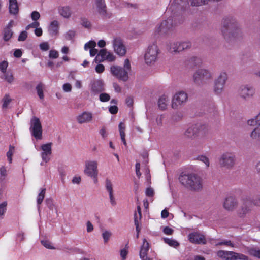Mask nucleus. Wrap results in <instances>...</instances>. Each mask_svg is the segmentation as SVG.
I'll return each mask as SVG.
<instances>
[{
    "label": "nucleus",
    "mask_w": 260,
    "mask_h": 260,
    "mask_svg": "<svg viewBox=\"0 0 260 260\" xmlns=\"http://www.w3.org/2000/svg\"><path fill=\"white\" fill-rule=\"evenodd\" d=\"M40 26V23L38 21H34L32 23L26 26L25 29L26 30H29L30 28H36Z\"/></svg>",
    "instance_id": "680f3d73"
},
{
    "label": "nucleus",
    "mask_w": 260,
    "mask_h": 260,
    "mask_svg": "<svg viewBox=\"0 0 260 260\" xmlns=\"http://www.w3.org/2000/svg\"><path fill=\"white\" fill-rule=\"evenodd\" d=\"M8 64V62L5 61L0 63V70L4 74L6 73Z\"/></svg>",
    "instance_id": "338daca9"
},
{
    "label": "nucleus",
    "mask_w": 260,
    "mask_h": 260,
    "mask_svg": "<svg viewBox=\"0 0 260 260\" xmlns=\"http://www.w3.org/2000/svg\"><path fill=\"white\" fill-rule=\"evenodd\" d=\"M60 23L57 20L51 21L47 27V30L50 36L56 37L59 33Z\"/></svg>",
    "instance_id": "5701e85b"
},
{
    "label": "nucleus",
    "mask_w": 260,
    "mask_h": 260,
    "mask_svg": "<svg viewBox=\"0 0 260 260\" xmlns=\"http://www.w3.org/2000/svg\"><path fill=\"white\" fill-rule=\"evenodd\" d=\"M178 180L184 187L192 191L200 192L203 188V178L193 173H182L179 176Z\"/></svg>",
    "instance_id": "f257e3e1"
},
{
    "label": "nucleus",
    "mask_w": 260,
    "mask_h": 260,
    "mask_svg": "<svg viewBox=\"0 0 260 260\" xmlns=\"http://www.w3.org/2000/svg\"><path fill=\"white\" fill-rule=\"evenodd\" d=\"M105 188L109 193L110 202L112 206H115L116 204V202L114 196L113 184L109 180L107 179L106 180Z\"/></svg>",
    "instance_id": "393cba45"
},
{
    "label": "nucleus",
    "mask_w": 260,
    "mask_h": 260,
    "mask_svg": "<svg viewBox=\"0 0 260 260\" xmlns=\"http://www.w3.org/2000/svg\"><path fill=\"white\" fill-rule=\"evenodd\" d=\"M7 206V203L6 201L0 203V216H2L5 214L6 211Z\"/></svg>",
    "instance_id": "864d4df0"
},
{
    "label": "nucleus",
    "mask_w": 260,
    "mask_h": 260,
    "mask_svg": "<svg viewBox=\"0 0 260 260\" xmlns=\"http://www.w3.org/2000/svg\"><path fill=\"white\" fill-rule=\"evenodd\" d=\"M214 74L212 70L207 68H199L192 75L193 83L199 87L208 85L212 81Z\"/></svg>",
    "instance_id": "f03ea898"
},
{
    "label": "nucleus",
    "mask_w": 260,
    "mask_h": 260,
    "mask_svg": "<svg viewBox=\"0 0 260 260\" xmlns=\"http://www.w3.org/2000/svg\"><path fill=\"white\" fill-rule=\"evenodd\" d=\"M149 249V243L146 239H143V244L140 247L139 256L141 260H152L147 256V252Z\"/></svg>",
    "instance_id": "b1692460"
},
{
    "label": "nucleus",
    "mask_w": 260,
    "mask_h": 260,
    "mask_svg": "<svg viewBox=\"0 0 260 260\" xmlns=\"http://www.w3.org/2000/svg\"><path fill=\"white\" fill-rule=\"evenodd\" d=\"M96 42L94 41H90L86 43L84 45L85 50H87L91 48H95L96 46Z\"/></svg>",
    "instance_id": "3c124183"
},
{
    "label": "nucleus",
    "mask_w": 260,
    "mask_h": 260,
    "mask_svg": "<svg viewBox=\"0 0 260 260\" xmlns=\"http://www.w3.org/2000/svg\"><path fill=\"white\" fill-rule=\"evenodd\" d=\"M236 162V157L234 153L225 152L221 154L218 158V163L220 167L231 169Z\"/></svg>",
    "instance_id": "9d476101"
},
{
    "label": "nucleus",
    "mask_w": 260,
    "mask_h": 260,
    "mask_svg": "<svg viewBox=\"0 0 260 260\" xmlns=\"http://www.w3.org/2000/svg\"><path fill=\"white\" fill-rule=\"evenodd\" d=\"M9 9L11 14L16 15L18 13L19 8L16 0H9Z\"/></svg>",
    "instance_id": "cd10ccee"
},
{
    "label": "nucleus",
    "mask_w": 260,
    "mask_h": 260,
    "mask_svg": "<svg viewBox=\"0 0 260 260\" xmlns=\"http://www.w3.org/2000/svg\"><path fill=\"white\" fill-rule=\"evenodd\" d=\"M112 44L114 52L119 56H123L126 53V47L121 37L114 36L112 40Z\"/></svg>",
    "instance_id": "f8f14e48"
},
{
    "label": "nucleus",
    "mask_w": 260,
    "mask_h": 260,
    "mask_svg": "<svg viewBox=\"0 0 260 260\" xmlns=\"http://www.w3.org/2000/svg\"><path fill=\"white\" fill-rule=\"evenodd\" d=\"M62 88L64 92H69L72 90V85L70 83H67L63 85Z\"/></svg>",
    "instance_id": "774afa93"
},
{
    "label": "nucleus",
    "mask_w": 260,
    "mask_h": 260,
    "mask_svg": "<svg viewBox=\"0 0 260 260\" xmlns=\"http://www.w3.org/2000/svg\"><path fill=\"white\" fill-rule=\"evenodd\" d=\"M3 103L2 107L3 109H6L8 107V106L10 104V102L11 101V100L8 95H5L3 100Z\"/></svg>",
    "instance_id": "8fccbe9b"
},
{
    "label": "nucleus",
    "mask_w": 260,
    "mask_h": 260,
    "mask_svg": "<svg viewBox=\"0 0 260 260\" xmlns=\"http://www.w3.org/2000/svg\"><path fill=\"white\" fill-rule=\"evenodd\" d=\"M247 124L250 126H260V112L255 117L247 121Z\"/></svg>",
    "instance_id": "f704fd0d"
},
{
    "label": "nucleus",
    "mask_w": 260,
    "mask_h": 260,
    "mask_svg": "<svg viewBox=\"0 0 260 260\" xmlns=\"http://www.w3.org/2000/svg\"><path fill=\"white\" fill-rule=\"evenodd\" d=\"M59 56V53L57 51L55 50H51L49 53V57L52 59L57 58Z\"/></svg>",
    "instance_id": "6e6d98bb"
},
{
    "label": "nucleus",
    "mask_w": 260,
    "mask_h": 260,
    "mask_svg": "<svg viewBox=\"0 0 260 260\" xmlns=\"http://www.w3.org/2000/svg\"><path fill=\"white\" fill-rule=\"evenodd\" d=\"M225 245L227 246H230L233 248H238L239 247L238 244L234 243L231 240H222L221 242H219L216 244V246L218 245Z\"/></svg>",
    "instance_id": "e433bc0d"
},
{
    "label": "nucleus",
    "mask_w": 260,
    "mask_h": 260,
    "mask_svg": "<svg viewBox=\"0 0 260 260\" xmlns=\"http://www.w3.org/2000/svg\"><path fill=\"white\" fill-rule=\"evenodd\" d=\"M233 260H249L248 256L243 254L238 253L235 252H234V256L233 257Z\"/></svg>",
    "instance_id": "79ce46f5"
},
{
    "label": "nucleus",
    "mask_w": 260,
    "mask_h": 260,
    "mask_svg": "<svg viewBox=\"0 0 260 260\" xmlns=\"http://www.w3.org/2000/svg\"><path fill=\"white\" fill-rule=\"evenodd\" d=\"M116 59V56L111 52L108 51L106 49H102L99 52L94 59L96 63H100L104 60L113 62Z\"/></svg>",
    "instance_id": "2eb2a0df"
},
{
    "label": "nucleus",
    "mask_w": 260,
    "mask_h": 260,
    "mask_svg": "<svg viewBox=\"0 0 260 260\" xmlns=\"http://www.w3.org/2000/svg\"><path fill=\"white\" fill-rule=\"evenodd\" d=\"M163 239L166 244L171 247L176 248L179 245V243L175 240L168 238H164Z\"/></svg>",
    "instance_id": "4c0bfd02"
},
{
    "label": "nucleus",
    "mask_w": 260,
    "mask_h": 260,
    "mask_svg": "<svg viewBox=\"0 0 260 260\" xmlns=\"http://www.w3.org/2000/svg\"><path fill=\"white\" fill-rule=\"evenodd\" d=\"M189 6V0H173L167 8L168 11L175 12L185 9Z\"/></svg>",
    "instance_id": "dca6fc26"
},
{
    "label": "nucleus",
    "mask_w": 260,
    "mask_h": 260,
    "mask_svg": "<svg viewBox=\"0 0 260 260\" xmlns=\"http://www.w3.org/2000/svg\"><path fill=\"white\" fill-rule=\"evenodd\" d=\"M209 0H191V5L192 6H200L208 3Z\"/></svg>",
    "instance_id": "37998d69"
},
{
    "label": "nucleus",
    "mask_w": 260,
    "mask_h": 260,
    "mask_svg": "<svg viewBox=\"0 0 260 260\" xmlns=\"http://www.w3.org/2000/svg\"><path fill=\"white\" fill-rule=\"evenodd\" d=\"M58 10L59 14L65 18H68L71 16V9L68 6L60 7Z\"/></svg>",
    "instance_id": "c756f323"
},
{
    "label": "nucleus",
    "mask_w": 260,
    "mask_h": 260,
    "mask_svg": "<svg viewBox=\"0 0 260 260\" xmlns=\"http://www.w3.org/2000/svg\"><path fill=\"white\" fill-rule=\"evenodd\" d=\"M154 193V190L151 187H147L145 190V194L148 197H153Z\"/></svg>",
    "instance_id": "bf43d9fd"
},
{
    "label": "nucleus",
    "mask_w": 260,
    "mask_h": 260,
    "mask_svg": "<svg viewBox=\"0 0 260 260\" xmlns=\"http://www.w3.org/2000/svg\"><path fill=\"white\" fill-rule=\"evenodd\" d=\"M46 189L45 188H42L41 189L39 194H38L37 199V204L38 205L41 204L45 197Z\"/></svg>",
    "instance_id": "a19ab883"
},
{
    "label": "nucleus",
    "mask_w": 260,
    "mask_h": 260,
    "mask_svg": "<svg viewBox=\"0 0 260 260\" xmlns=\"http://www.w3.org/2000/svg\"><path fill=\"white\" fill-rule=\"evenodd\" d=\"M75 31L73 30H70L64 34V37L66 40H71L75 36Z\"/></svg>",
    "instance_id": "de8ad7c7"
},
{
    "label": "nucleus",
    "mask_w": 260,
    "mask_h": 260,
    "mask_svg": "<svg viewBox=\"0 0 260 260\" xmlns=\"http://www.w3.org/2000/svg\"><path fill=\"white\" fill-rule=\"evenodd\" d=\"M110 71L111 74L118 80L123 82L128 81L132 72L129 60L128 58L125 59L122 67L117 65L111 66Z\"/></svg>",
    "instance_id": "20e7f679"
},
{
    "label": "nucleus",
    "mask_w": 260,
    "mask_h": 260,
    "mask_svg": "<svg viewBox=\"0 0 260 260\" xmlns=\"http://www.w3.org/2000/svg\"><path fill=\"white\" fill-rule=\"evenodd\" d=\"M134 222H135V225L136 226V229L137 233H140L141 229L139 225V220H138V218L137 213H136L134 215Z\"/></svg>",
    "instance_id": "0e129e2a"
},
{
    "label": "nucleus",
    "mask_w": 260,
    "mask_h": 260,
    "mask_svg": "<svg viewBox=\"0 0 260 260\" xmlns=\"http://www.w3.org/2000/svg\"><path fill=\"white\" fill-rule=\"evenodd\" d=\"M221 32L225 38H229L240 32V25L233 17H226L223 18L221 24Z\"/></svg>",
    "instance_id": "7ed1b4c3"
},
{
    "label": "nucleus",
    "mask_w": 260,
    "mask_h": 260,
    "mask_svg": "<svg viewBox=\"0 0 260 260\" xmlns=\"http://www.w3.org/2000/svg\"><path fill=\"white\" fill-rule=\"evenodd\" d=\"M188 99L187 93L184 91H180L176 92L172 100L171 107L174 109H178L180 106L186 102Z\"/></svg>",
    "instance_id": "ddd939ff"
},
{
    "label": "nucleus",
    "mask_w": 260,
    "mask_h": 260,
    "mask_svg": "<svg viewBox=\"0 0 260 260\" xmlns=\"http://www.w3.org/2000/svg\"><path fill=\"white\" fill-rule=\"evenodd\" d=\"M112 235V233L108 230H104L102 231V237L105 244L107 243Z\"/></svg>",
    "instance_id": "c9c22d12"
},
{
    "label": "nucleus",
    "mask_w": 260,
    "mask_h": 260,
    "mask_svg": "<svg viewBox=\"0 0 260 260\" xmlns=\"http://www.w3.org/2000/svg\"><path fill=\"white\" fill-rule=\"evenodd\" d=\"M188 238L190 242L195 244H205L206 240L202 234L194 232L188 234Z\"/></svg>",
    "instance_id": "aec40b11"
},
{
    "label": "nucleus",
    "mask_w": 260,
    "mask_h": 260,
    "mask_svg": "<svg viewBox=\"0 0 260 260\" xmlns=\"http://www.w3.org/2000/svg\"><path fill=\"white\" fill-rule=\"evenodd\" d=\"M159 54V48L156 43L148 46L144 54V61L148 66H153L157 62Z\"/></svg>",
    "instance_id": "39448f33"
},
{
    "label": "nucleus",
    "mask_w": 260,
    "mask_h": 260,
    "mask_svg": "<svg viewBox=\"0 0 260 260\" xmlns=\"http://www.w3.org/2000/svg\"><path fill=\"white\" fill-rule=\"evenodd\" d=\"M84 174L91 178L94 183L97 182L98 178V162L95 160H88L85 162Z\"/></svg>",
    "instance_id": "6e6552de"
},
{
    "label": "nucleus",
    "mask_w": 260,
    "mask_h": 260,
    "mask_svg": "<svg viewBox=\"0 0 260 260\" xmlns=\"http://www.w3.org/2000/svg\"><path fill=\"white\" fill-rule=\"evenodd\" d=\"M255 93V89L253 86L245 85L241 86L239 90V96L244 100L252 98Z\"/></svg>",
    "instance_id": "f3484780"
},
{
    "label": "nucleus",
    "mask_w": 260,
    "mask_h": 260,
    "mask_svg": "<svg viewBox=\"0 0 260 260\" xmlns=\"http://www.w3.org/2000/svg\"><path fill=\"white\" fill-rule=\"evenodd\" d=\"M100 100L102 102H105L109 101L110 99V95L106 93L100 94L99 96Z\"/></svg>",
    "instance_id": "5fc2aeb1"
},
{
    "label": "nucleus",
    "mask_w": 260,
    "mask_h": 260,
    "mask_svg": "<svg viewBox=\"0 0 260 260\" xmlns=\"http://www.w3.org/2000/svg\"><path fill=\"white\" fill-rule=\"evenodd\" d=\"M246 252L249 255L260 258V249L256 247H248L246 248Z\"/></svg>",
    "instance_id": "7c9ffc66"
},
{
    "label": "nucleus",
    "mask_w": 260,
    "mask_h": 260,
    "mask_svg": "<svg viewBox=\"0 0 260 260\" xmlns=\"http://www.w3.org/2000/svg\"><path fill=\"white\" fill-rule=\"evenodd\" d=\"M93 119V113L88 111H83L76 117V120L79 124L89 123L92 121Z\"/></svg>",
    "instance_id": "a211bd4d"
},
{
    "label": "nucleus",
    "mask_w": 260,
    "mask_h": 260,
    "mask_svg": "<svg viewBox=\"0 0 260 260\" xmlns=\"http://www.w3.org/2000/svg\"><path fill=\"white\" fill-rule=\"evenodd\" d=\"M172 18H169L162 21L156 27V31L158 34H166L174 26Z\"/></svg>",
    "instance_id": "6ab92c4d"
},
{
    "label": "nucleus",
    "mask_w": 260,
    "mask_h": 260,
    "mask_svg": "<svg viewBox=\"0 0 260 260\" xmlns=\"http://www.w3.org/2000/svg\"><path fill=\"white\" fill-rule=\"evenodd\" d=\"M94 9L99 14L103 17H105L108 15L105 0H95Z\"/></svg>",
    "instance_id": "412c9836"
},
{
    "label": "nucleus",
    "mask_w": 260,
    "mask_h": 260,
    "mask_svg": "<svg viewBox=\"0 0 260 260\" xmlns=\"http://www.w3.org/2000/svg\"><path fill=\"white\" fill-rule=\"evenodd\" d=\"M250 138L260 142V126H256L250 133Z\"/></svg>",
    "instance_id": "473e14b6"
},
{
    "label": "nucleus",
    "mask_w": 260,
    "mask_h": 260,
    "mask_svg": "<svg viewBox=\"0 0 260 260\" xmlns=\"http://www.w3.org/2000/svg\"><path fill=\"white\" fill-rule=\"evenodd\" d=\"M40 48L41 50L43 51H47L49 49L50 46L48 42H44L43 43H41L39 45Z\"/></svg>",
    "instance_id": "4d7b16f0"
},
{
    "label": "nucleus",
    "mask_w": 260,
    "mask_h": 260,
    "mask_svg": "<svg viewBox=\"0 0 260 260\" xmlns=\"http://www.w3.org/2000/svg\"><path fill=\"white\" fill-rule=\"evenodd\" d=\"M165 119L164 115H158L156 119V124L158 126H161L163 124V121Z\"/></svg>",
    "instance_id": "13d9d810"
},
{
    "label": "nucleus",
    "mask_w": 260,
    "mask_h": 260,
    "mask_svg": "<svg viewBox=\"0 0 260 260\" xmlns=\"http://www.w3.org/2000/svg\"><path fill=\"white\" fill-rule=\"evenodd\" d=\"M41 244L46 248L49 249H55V248L52 245L51 242L48 240H42L41 241Z\"/></svg>",
    "instance_id": "c03bdc74"
},
{
    "label": "nucleus",
    "mask_w": 260,
    "mask_h": 260,
    "mask_svg": "<svg viewBox=\"0 0 260 260\" xmlns=\"http://www.w3.org/2000/svg\"><path fill=\"white\" fill-rule=\"evenodd\" d=\"M170 103L169 97L166 95L161 96L158 101V106L161 110H165L167 109Z\"/></svg>",
    "instance_id": "a878e982"
},
{
    "label": "nucleus",
    "mask_w": 260,
    "mask_h": 260,
    "mask_svg": "<svg viewBox=\"0 0 260 260\" xmlns=\"http://www.w3.org/2000/svg\"><path fill=\"white\" fill-rule=\"evenodd\" d=\"M27 37V32L26 31H22L18 38V40L19 41H25Z\"/></svg>",
    "instance_id": "e2e57ef3"
},
{
    "label": "nucleus",
    "mask_w": 260,
    "mask_h": 260,
    "mask_svg": "<svg viewBox=\"0 0 260 260\" xmlns=\"http://www.w3.org/2000/svg\"><path fill=\"white\" fill-rule=\"evenodd\" d=\"M198 159L203 162L206 167H209L210 166V161L209 158L205 155H201L198 156Z\"/></svg>",
    "instance_id": "49530a36"
},
{
    "label": "nucleus",
    "mask_w": 260,
    "mask_h": 260,
    "mask_svg": "<svg viewBox=\"0 0 260 260\" xmlns=\"http://www.w3.org/2000/svg\"><path fill=\"white\" fill-rule=\"evenodd\" d=\"M104 90V83L101 81H97L93 84L91 88L92 92L98 93L103 91Z\"/></svg>",
    "instance_id": "2f4dec72"
},
{
    "label": "nucleus",
    "mask_w": 260,
    "mask_h": 260,
    "mask_svg": "<svg viewBox=\"0 0 260 260\" xmlns=\"http://www.w3.org/2000/svg\"><path fill=\"white\" fill-rule=\"evenodd\" d=\"M118 129L120 133L121 139L124 145H126V141L125 139V125L124 123L121 122L118 125Z\"/></svg>",
    "instance_id": "72a5a7b5"
},
{
    "label": "nucleus",
    "mask_w": 260,
    "mask_h": 260,
    "mask_svg": "<svg viewBox=\"0 0 260 260\" xmlns=\"http://www.w3.org/2000/svg\"><path fill=\"white\" fill-rule=\"evenodd\" d=\"M40 17V14L38 11H34L31 14V18L33 21H37V20L39 19Z\"/></svg>",
    "instance_id": "69168bd1"
},
{
    "label": "nucleus",
    "mask_w": 260,
    "mask_h": 260,
    "mask_svg": "<svg viewBox=\"0 0 260 260\" xmlns=\"http://www.w3.org/2000/svg\"><path fill=\"white\" fill-rule=\"evenodd\" d=\"M234 252L233 251L219 250L217 252V255L219 257L225 260H233Z\"/></svg>",
    "instance_id": "bb28decb"
},
{
    "label": "nucleus",
    "mask_w": 260,
    "mask_h": 260,
    "mask_svg": "<svg viewBox=\"0 0 260 260\" xmlns=\"http://www.w3.org/2000/svg\"><path fill=\"white\" fill-rule=\"evenodd\" d=\"M96 42L94 41H90L86 43L84 45L85 50H87L91 48H95L96 46Z\"/></svg>",
    "instance_id": "603ef678"
},
{
    "label": "nucleus",
    "mask_w": 260,
    "mask_h": 260,
    "mask_svg": "<svg viewBox=\"0 0 260 260\" xmlns=\"http://www.w3.org/2000/svg\"><path fill=\"white\" fill-rule=\"evenodd\" d=\"M95 70L97 73L101 74L105 71V66L102 64L99 63L95 66Z\"/></svg>",
    "instance_id": "052dcab7"
},
{
    "label": "nucleus",
    "mask_w": 260,
    "mask_h": 260,
    "mask_svg": "<svg viewBox=\"0 0 260 260\" xmlns=\"http://www.w3.org/2000/svg\"><path fill=\"white\" fill-rule=\"evenodd\" d=\"M7 176V170L5 166H2L0 168V180L4 181Z\"/></svg>",
    "instance_id": "58836bf2"
},
{
    "label": "nucleus",
    "mask_w": 260,
    "mask_h": 260,
    "mask_svg": "<svg viewBox=\"0 0 260 260\" xmlns=\"http://www.w3.org/2000/svg\"><path fill=\"white\" fill-rule=\"evenodd\" d=\"M40 155L42 161L40 162L41 166H44L45 164L51 159L52 154V143H48L42 144L40 147Z\"/></svg>",
    "instance_id": "4468645a"
},
{
    "label": "nucleus",
    "mask_w": 260,
    "mask_h": 260,
    "mask_svg": "<svg viewBox=\"0 0 260 260\" xmlns=\"http://www.w3.org/2000/svg\"><path fill=\"white\" fill-rule=\"evenodd\" d=\"M251 210L250 205L244 204L239 210L238 214L240 217H244L248 214Z\"/></svg>",
    "instance_id": "c85d7f7f"
},
{
    "label": "nucleus",
    "mask_w": 260,
    "mask_h": 260,
    "mask_svg": "<svg viewBox=\"0 0 260 260\" xmlns=\"http://www.w3.org/2000/svg\"><path fill=\"white\" fill-rule=\"evenodd\" d=\"M223 206L225 210L232 211L236 209L238 206L237 200L233 196L227 197L224 199Z\"/></svg>",
    "instance_id": "4be33fe9"
},
{
    "label": "nucleus",
    "mask_w": 260,
    "mask_h": 260,
    "mask_svg": "<svg viewBox=\"0 0 260 260\" xmlns=\"http://www.w3.org/2000/svg\"><path fill=\"white\" fill-rule=\"evenodd\" d=\"M36 90L38 96L40 99H43L44 98L43 87L42 84H38L36 87Z\"/></svg>",
    "instance_id": "a18cd8bd"
},
{
    "label": "nucleus",
    "mask_w": 260,
    "mask_h": 260,
    "mask_svg": "<svg viewBox=\"0 0 260 260\" xmlns=\"http://www.w3.org/2000/svg\"><path fill=\"white\" fill-rule=\"evenodd\" d=\"M228 76L226 72H221L214 80L213 86V91L216 95H221L224 89Z\"/></svg>",
    "instance_id": "1a4fd4ad"
},
{
    "label": "nucleus",
    "mask_w": 260,
    "mask_h": 260,
    "mask_svg": "<svg viewBox=\"0 0 260 260\" xmlns=\"http://www.w3.org/2000/svg\"><path fill=\"white\" fill-rule=\"evenodd\" d=\"M13 31L12 29L6 28L4 30V39L5 41H8L12 37Z\"/></svg>",
    "instance_id": "ea45409f"
},
{
    "label": "nucleus",
    "mask_w": 260,
    "mask_h": 260,
    "mask_svg": "<svg viewBox=\"0 0 260 260\" xmlns=\"http://www.w3.org/2000/svg\"><path fill=\"white\" fill-rule=\"evenodd\" d=\"M191 46V43L189 41H172L167 44L168 52L173 54L176 55L182 51L189 49Z\"/></svg>",
    "instance_id": "423d86ee"
},
{
    "label": "nucleus",
    "mask_w": 260,
    "mask_h": 260,
    "mask_svg": "<svg viewBox=\"0 0 260 260\" xmlns=\"http://www.w3.org/2000/svg\"><path fill=\"white\" fill-rule=\"evenodd\" d=\"M208 133L205 125L196 124L189 127L185 132V135L188 138L203 137Z\"/></svg>",
    "instance_id": "0eeeda50"
},
{
    "label": "nucleus",
    "mask_w": 260,
    "mask_h": 260,
    "mask_svg": "<svg viewBox=\"0 0 260 260\" xmlns=\"http://www.w3.org/2000/svg\"><path fill=\"white\" fill-rule=\"evenodd\" d=\"M4 76L5 80L10 83L13 82L14 80L13 74L11 73H4Z\"/></svg>",
    "instance_id": "09e8293b"
},
{
    "label": "nucleus",
    "mask_w": 260,
    "mask_h": 260,
    "mask_svg": "<svg viewBox=\"0 0 260 260\" xmlns=\"http://www.w3.org/2000/svg\"><path fill=\"white\" fill-rule=\"evenodd\" d=\"M29 130L32 136L37 140L42 138V126L39 118L33 116L30 121Z\"/></svg>",
    "instance_id": "9b49d317"
}]
</instances>
